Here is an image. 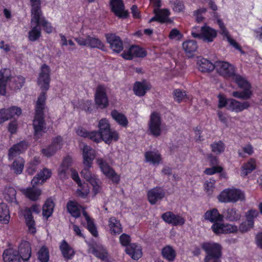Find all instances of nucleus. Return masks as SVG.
<instances>
[{
  "label": "nucleus",
  "mask_w": 262,
  "mask_h": 262,
  "mask_svg": "<svg viewBox=\"0 0 262 262\" xmlns=\"http://www.w3.org/2000/svg\"><path fill=\"white\" fill-rule=\"evenodd\" d=\"M50 82V69L46 64H43L37 78V84L42 92L39 95L35 105V114L33 121V127L36 138L41 135L44 129L43 110L45 107L46 92L49 90Z\"/></svg>",
  "instance_id": "f257e3e1"
},
{
  "label": "nucleus",
  "mask_w": 262,
  "mask_h": 262,
  "mask_svg": "<svg viewBox=\"0 0 262 262\" xmlns=\"http://www.w3.org/2000/svg\"><path fill=\"white\" fill-rule=\"evenodd\" d=\"M214 69L221 76L226 78H231L243 89L242 92H233V96L243 99L250 98L252 93L250 84L245 78L235 74V68L233 65L226 61H217L214 64Z\"/></svg>",
  "instance_id": "f03ea898"
},
{
  "label": "nucleus",
  "mask_w": 262,
  "mask_h": 262,
  "mask_svg": "<svg viewBox=\"0 0 262 262\" xmlns=\"http://www.w3.org/2000/svg\"><path fill=\"white\" fill-rule=\"evenodd\" d=\"M11 71L9 69L4 68L0 70V94L5 95L6 85L9 84L13 90H19L23 86L25 79L23 76L11 77Z\"/></svg>",
  "instance_id": "7ed1b4c3"
},
{
  "label": "nucleus",
  "mask_w": 262,
  "mask_h": 262,
  "mask_svg": "<svg viewBox=\"0 0 262 262\" xmlns=\"http://www.w3.org/2000/svg\"><path fill=\"white\" fill-rule=\"evenodd\" d=\"M31 5V23L41 26L47 33H51L54 28L51 24L42 15L40 9V0H30Z\"/></svg>",
  "instance_id": "20e7f679"
},
{
  "label": "nucleus",
  "mask_w": 262,
  "mask_h": 262,
  "mask_svg": "<svg viewBox=\"0 0 262 262\" xmlns=\"http://www.w3.org/2000/svg\"><path fill=\"white\" fill-rule=\"evenodd\" d=\"M191 34L194 38H199L205 42L209 43L213 42L216 37L217 31L205 25L201 28L193 27L191 29Z\"/></svg>",
  "instance_id": "39448f33"
},
{
  "label": "nucleus",
  "mask_w": 262,
  "mask_h": 262,
  "mask_svg": "<svg viewBox=\"0 0 262 262\" xmlns=\"http://www.w3.org/2000/svg\"><path fill=\"white\" fill-rule=\"evenodd\" d=\"M217 199L221 203H234L245 199L244 193L239 189L235 188H226L223 190L217 196Z\"/></svg>",
  "instance_id": "423d86ee"
},
{
  "label": "nucleus",
  "mask_w": 262,
  "mask_h": 262,
  "mask_svg": "<svg viewBox=\"0 0 262 262\" xmlns=\"http://www.w3.org/2000/svg\"><path fill=\"white\" fill-rule=\"evenodd\" d=\"M99 130L103 136V141L110 144L112 142L117 141L119 139V134L116 130H111L108 120L101 119L98 123Z\"/></svg>",
  "instance_id": "0eeeda50"
},
{
  "label": "nucleus",
  "mask_w": 262,
  "mask_h": 262,
  "mask_svg": "<svg viewBox=\"0 0 262 262\" xmlns=\"http://www.w3.org/2000/svg\"><path fill=\"white\" fill-rule=\"evenodd\" d=\"M164 130V125L162 118L158 113L152 112L148 123V132L149 134L154 136H160Z\"/></svg>",
  "instance_id": "6e6552de"
},
{
  "label": "nucleus",
  "mask_w": 262,
  "mask_h": 262,
  "mask_svg": "<svg viewBox=\"0 0 262 262\" xmlns=\"http://www.w3.org/2000/svg\"><path fill=\"white\" fill-rule=\"evenodd\" d=\"M96 163L98 165L102 173L113 183L118 184L120 177L114 169L110 166L105 160L99 158L96 159Z\"/></svg>",
  "instance_id": "1a4fd4ad"
},
{
  "label": "nucleus",
  "mask_w": 262,
  "mask_h": 262,
  "mask_svg": "<svg viewBox=\"0 0 262 262\" xmlns=\"http://www.w3.org/2000/svg\"><path fill=\"white\" fill-rule=\"evenodd\" d=\"M80 173L81 176L92 185V192L95 195L101 192L102 190L101 182L96 174L92 173L90 170H88L87 169H83Z\"/></svg>",
  "instance_id": "9d476101"
},
{
  "label": "nucleus",
  "mask_w": 262,
  "mask_h": 262,
  "mask_svg": "<svg viewBox=\"0 0 262 262\" xmlns=\"http://www.w3.org/2000/svg\"><path fill=\"white\" fill-rule=\"evenodd\" d=\"M75 40L80 46L101 50H103L104 47L103 43L98 38L89 35L79 36L75 38Z\"/></svg>",
  "instance_id": "9b49d317"
},
{
  "label": "nucleus",
  "mask_w": 262,
  "mask_h": 262,
  "mask_svg": "<svg viewBox=\"0 0 262 262\" xmlns=\"http://www.w3.org/2000/svg\"><path fill=\"white\" fill-rule=\"evenodd\" d=\"M211 229L216 234L231 233L237 231V226L232 224H223L221 222H217L213 224Z\"/></svg>",
  "instance_id": "f8f14e48"
},
{
  "label": "nucleus",
  "mask_w": 262,
  "mask_h": 262,
  "mask_svg": "<svg viewBox=\"0 0 262 262\" xmlns=\"http://www.w3.org/2000/svg\"><path fill=\"white\" fill-rule=\"evenodd\" d=\"M202 248L206 252V256H221V245L213 242H206L202 244Z\"/></svg>",
  "instance_id": "ddd939ff"
},
{
  "label": "nucleus",
  "mask_w": 262,
  "mask_h": 262,
  "mask_svg": "<svg viewBox=\"0 0 262 262\" xmlns=\"http://www.w3.org/2000/svg\"><path fill=\"white\" fill-rule=\"evenodd\" d=\"M95 156V151L91 147L87 145L83 146L82 148L83 164L84 165L83 169L90 170V168L92 167Z\"/></svg>",
  "instance_id": "4468645a"
},
{
  "label": "nucleus",
  "mask_w": 262,
  "mask_h": 262,
  "mask_svg": "<svg viewBox=\"0 0 262 262\" xmlns=\"http://www.w3.org/2000/svg\"><path fill=\"white\" fill-rule=\"evenodd\" d=\"M95 102L100 108H105L108 106V100L103 86L100 85L97 87L95 95Z\"/></svg>",
  "instance_id": "2eb2a0df"
},
{
  "label": "nucleus",
  "mask_w": 262,
  "mask_h": 262,
  "mask_svg": "<svg viewBox=\"0 0 262 262\" xmlns=\"http://www.w3.org/2000/svg\"><path fill=\"white\" fill-rule=\"evenodd\" d=\"M88 244L89 246V251L90 252L93 253L105 262H110L108 257V253L105 248L101 245H97L96 244Z\"/></svg>",
  "instance_id": "dca6fc26"
},
{
  "label": "nucleus",
  "mask_w": 262,
  "mask_h": 262,
  "mask_svg": "<svg viewBox=\"0 0 262 262\" xmlns=\"http://www.w3.org/2000/svg\"><path fill=\"white\" fill-rule=\"evenodd\" d=\"M146 55V52L138 46H133L121 54L122 57L127 60H130L134 57H143Z\"/></svg>",
  "instance_id": "f3484780"
},
{
  "label": "nucleus",
  "mask_w": 262,
  "mask_h": 262,
  "mask_svg": "<svg viewBox=\"0 0 262 262\" xmlns=\"http://www.w3.org/2000/svg\"><path fill=\"white\" fill-rule=\"evenodd\" d=\"M62 145V138L60 136H57L53 139L50 146L42 150V152L46 157H50L53 155L58 150L60 149Z\"/></svg>",
  "instance_id": "a211bd4d"
},
{
  "label": "nucleus",
  "mask_w": 262,
  "mask_h": 262,
  "mask_svg": "<svg viewBox=\"0 0 262 262\" xmlns=\"http://www.w3.org/2000/svg\"><path fill=\"white\" fill-rule=\"evenodd\" d=\"M162 219L166 223L173 226H181L185 223V219L178 214H175L170 211L166 212L162 215Z\"/></svg>",
  "instance_id": "6ab92c4d"
},
{
  "label": "nucleus",
  "mask_w": 262,
  "mask_h": 262,
  "mask_svg": "<svg viewBox=\"0 0 262 262\" xmlns=\"http://www.w3.org/2000/svg\"><path fill=\"white\" fill-rule=\"evenodd\" d=\"M154 13L155 15L149 20L150 23L157 21L161 23H164L170 21L169 16L170 15V12L169 9L155 8Z\"/></svg>",
  "instance_id": "aec40b11"
},
{
  "label": "nucleus",
  "mask_w": 262,
  "mask_h": 262,
  "mask_svg": "<svg viewBox=\"0 0 262 262\" xmlns=\"http://www.w3.org/2000/svg\"><path fill=\"white\" fill-rule=\"evenodd\" d=\"M147 195L149 202L154 205L164 197L165 192L162 188L156 187L149 190Z\"/></svg>",
  "instance_id": "412c9836"
},
{
  "label": "nucleus",
  "mask_w": 262,
  "mask_h": 262,
  "mask_svg": "<svg viewBox=\"0 0 262 262\" xmlns=\"http://www.w3.org/2000/svg\"><path fill=\"white\" fill-rule=\"evenodd\" d=\"M107 42L110 44L111 49L115 52L120 53L122 51L123 42L119 37L113 34H106Z\"/></svg>",
  "instance_id": "4be33fe9"
},
{
  "label": "nucleus",
  "mask_w": 262,
  "mask_h": 262,
  "mask_svg": "<svg viewBox=\"0 0 262 262\" xmlns=\"http://www.w3.org/2000/svg\"><path fill=\"white\" fill-rule=\"evenodd\" d=\"M52 171L51 169L45 168L40 171L37 175L33 178L31 181V184L33 186L38 184H42L47 180L50 178L52 176Z\"/></svg>",
  "instance_id": "5701e85b"
},
{
  "label": "nucleus",
  "mask_w": 262,
  "mask_h": 262,
  "mask_svg": "<svg viewBox=\"0 0 262 262\" xmlns=\"http://www.w3.org/2000/svg\"><path fill=\"white\" fill-rule=\"evenodd\" d=\"M112 10L115 14L120 18H125L127 12L124 10L122 0H111Z\"/></svg>",
  "instance_id": "b1692460"
},
{
  "label": "nucleus",
  "mask_w": 262,
  "mask_h": 262,
  "mask_svg": "<svg viewBox=\"0 0 262 262\" xmlns=\"http://www.w3.org/2000/svg\"><path fill=\"white\" fill-rule=\"evenodd\" d=\"M28 143L24 141L14 144L9 150V159L12 160L17 156L24 152L28 148Z\"/></svg>",
  "instance_id": "393cba45"
},
{
  "label": "nucleus",
  "mask_w": 262,
  "mask_h": 262,
  "mask_svg": "<svg viewBox=\"0 0 262 262\" xmlns=\"http://www.w3.org/2000/svg\"><path fill=\"white\" fill-rule=\"evenodd\" d=\"M32 187L21 189L20 191L28 199L36 201L39 199L42 191L40 189L35 187V186L32 185Z\"/></svg>",
  "instance_id": "a878e982"
},
{
  "label": "nucleus",
  "mask_w": 262,
  "mask_h": 262,
  "mask_svg": "<svg viewBox=\"0 0 262 262\" xmlns=\"http://www.w3.org/2000/svg\"><path fill=\"white\" fill-rule=\"evenodd\" d=\"M182 47L186 56L188 57H191L197 51L198 46L196 41L188 39L182 43Z\"/></svg>",
  "instance_id": "bb28decb"
},
{
  "label": "nucleus",
  "mask_w": 262,
  "mask_h": 262,
  "mask_svg": "<svg viewBox=\"0 0 262 262\" xmlns=\"http://www.w3.org/2000/svg\"><path fill=\"white\" fill-rule=\"evenodd\" d=\"M250 104L247 101L239 102L233 99H229L228 102V110L238 113L247 109Z\"/></svg>",
  "instance_id": "cd10ccee"
},
{
  "label": "nucleus",
  "mask_w": 262,
  "mask_h": 262,
  "mask_svg": "<svg viewBox=\"0 0 262 262\" xmlns=\"http://www.w3.org/2000/svg\"><path fill=\"white\" fill-rule=\"evenodd\" d=\"M107 227L111 234L116 235L122 232V227L119 220L115 217H111L108 219Z\"/></svg>",
  "instance_id": "c85d7f7f"
},
{
  "label": "nucleus",
  "mask_w": 262,
  "mask_h": 262,
  "mask_svg": "<svg viewBox=\"0 0 262 262\" xmlns=\"http://www.w3.org/2000/svg\"><path fill=\"white\" fill-rule=\"evenodd\" d=\"M258 215L256 210L251 209L246 213V219L248 220V227L245 228V223H242L239 226V230L242 232H247L253 226L254 219Z\"/></svg>",
  "instance_id": "c756f323"
},
{
  "label": "nucleus",
  "mask_w": 262,
  "mask_h": 262,
  "mask_svg": "<svg viewBox=\"0 0 262 262\" xmlns=\"http://www.w3.org/2000/svg\"><path fill=\"white\" fill-rule=\"evenodd\" d=\"M217 24L219 26L220 29V33L221 35L227 38L228 42L230 43V45H231L234 48L236 49L237 50H238L241 52H242L238 44L236 42L235 40H234L230 37L229 33L228 30H227L226 28L225 27L223 22L221 19H218Z\"/></svg>",
  "instance_id": "7c9ffc66"
},
{
  "label": "nucleus",
  "mask_w": 262,
  "mask_h": 262,
  "mask_svg": "<svg viewBox=\"0 0 262 262\" xmlns=\"http://www.w3.org/2000/svg\"><path fill=\"white\" fill-rule=\"evenodd\" d=\"M125 252L134 260L139 259L142 255L141 246L135 243L131 244L127 247Z\"/></svg>",
  "instance_id": "2f4dec72"
},
{
  "label": "nucleus",
  "mask_w": 262,
  "mask_h": 262,
  "mask_svg": "<svg viewBox=\"0 0 262 262\" xmlns=\"http://www.w3.org/2000/svg\"><path fill=\"white\" fill-rule=\"evenodd\" d=\"M150 88V84L147 81H143L142 82H136L134 84L133 90L137 96H143Z\"/></svg>",
  "instance_id": "473e14b6"
},
{
  "label": "nucleus",
  "mask_w": 262,
  "mask_h": 262,
  "mask_svg": "<svg viewBox=\"0 0 262 262\" xmlns=\"http://www.w3.org/2000/svg\"><path fill=\"white\" fill-rule=\"evenodd\" d=\"M205 220L213 224L217 222H222L223 216L221 214L217 209L213 208L207 211L204 215Z\"/></svg>",
  "instance_id": "72a5a7b5"
},
{
  "label": "nucleus",
  "mask_w": 262,
  "mask_h": 262,
  "mask_svg": "<svg viewBox=\"0 0 262 262\" xmlns=\"http://www.w3.org/2000/svg\"><path fill=\"white\" fill-rule=\"evenodd\" d=\"M145 160L147 163L153 165L159 164L162 161V158L159 151L150 150L146 151L144 154Z\"/></svg>",
  "instance_id": "f704fd0d"
},
{
  "label": "nucleus",
  "mask_w": 262,
  "mask_h": 262,
  "mask_svg": "<svg viewBox=\"0 0 262 262\" xmlns=\"http://www.w3.org/2000/svg\"><path fill=\"white\" fill-rule=\"evenodd\" d=\"M18 251L20 257L24 261L28 260L31 255V249L30 244L28 242H22L18 247Z\"/></svg>",
  "instance_id": "c9c22d12"
},
{
  "label": "nucleus",
  "mask_w": 262,
  "mask_h": 262,
  "mask_svg": "<svg viewBox=\"0 0 262 262\" xmlns=\"http://www.w3.org/2000/svg\"><path fill=\"white\" fill-rule=\"evenodd\" d=\"M3 259L5 262H20L18 252L13 249H8L4 251Z\"/></svg>",
  "instance_id": "e433bc0d"
},
{
  "label": "nucleus",
  "mask_w": 262,
  "mask_h": 262,
  "mask_svg": "<svg viewBox=\"0 0 262 262\" xmlns=\"http://www.w3.org/2000/svg\"><path fill=\"white\" fill-rule=\"evenodd\" d=\"M197 67L199 70L202 72H210L214 69V64L209 60L202 57L198 58Z\"/></svg>",
  "instance_id": "4c0bfd02"
},
{
  "label": "nucleus",
  "mask_w": 262,
  "mask_h": 262,
  "mask_svg": "<svg viewBox=\"0 0 262 262\" xmlns=\"http://www.w3.org/2000/svg\"><path fill=\"white\" fill-rule=\"evenodd\" d=\"M59 248L63 256L67 259H72L75 254L74 249L65 240H63L61 242Z\"/></svg>",
  "instance_id": "58836bf2"
},
{
  "label": "nucleus",
  "mask_w": 262,
  "mask_h": 262,
  "mask_svg": "<svg viewBox=\"0 0 262 262\" xmlns=\"http://www.w3.org/2000/svg\"><path fill=\"white\" fill-rule=\"evenodd\" d=\"M111 116L122 127H126L127 126L128 121L127 117L123 114L115 110L112 111Z\"/></svg>",
  "instance_id": "ea45409f"
},
{
  "label": "nucleus",
  "mask_w": 262,
  "mask_h": 262,
  "mask_svg": "<svg viewBox=\"0 0 262 262\" xmlns=\"http://www.w3.org/2000/svg\"><path fill=\"white\" fill-rule=\"evenodd\" d=\"M67 209L69 213L75 217H79L82 211V208L79 204L72 201L68 203Z\"/></svg>",
  "instance_id": "a19ab883"
},
{
  "label": "nucleus",
  "mask_w": 262,
  "mask_h": 262,
  "mask_svg": "<svg viewBox=\"0 0 262 262\" xmlns=\"http://www.w3.org/2000/svg\"><path fill=\"white\" fill-rule=\"evenodd\" d=\"M161 254L163 258L170 262L174 261L176 257V251L169 245L162 248Z\"/></svg>",
  "instance_id": "79ce46f5"
},
{
  "label": "nucleus",
  "mask_w": 262,
  "mask_h": 262,
  "mask_svg": "<svg viewBox=\"0 0 262 262\" xmlns=\"http://www.w3.org/2000/svg\"><path fill=\"white\" fill-rule=\"evenodd\" d=\"M256 168V162L253 159H250L244 163L241 167V176H246Z\"/></svg>",
  "instance_id": "37998d69"
},
{
  "label": "nucleus",
  "mask_w": 262,
  "mask_h": 262,
  "mask_svg": "<svg viewBox=\"0 0 262 262\" xmlns=\"http://www.w3.org/2000/svg\"><path fill=\"white\" fill-rule=\"evenodd\" d=\"M31 30L29 32L28 38L31 41L37 40L41 36V29L38 24H32L31 23Z\"/></svg>",
  "instance_id": "c03bdc74"
},
{
  "label": "nucleus",
  "mask_w": 262,
  "mask_h": 262,
  "mask_svg": "<svg viewBox=\"0 0 262 262\" xmlns=\"http://www.w3.org/2000/svg\"><path fill=\"white\" fill-rule=\"evenodd\" d=\"M54 208V203L53 201L50 199H47L42 207V214L43 216L48 218L51 216Z\"/></svg>",
  "instance_id": "a18cd8bd"
},
{
  "label": "nucleus",
  "mask_w": 262,
  "mask_h": 262,
  "mask_svg": "<svg viewBox=\"0 0 262 262\" xmlns=\"http://www.w3.org/2000/svg\"><path fill=\"white\" fill-rule=\"evenodd\" d=\"M212 152L216 155L223 153L225 150V144L221 140L215 141L210 144Z\"/></svg>",
  "instance_id": "49530a36"
},
{
  "label": "nucleus",
  "mask_w": 262,
  "mask_h": 262,
  "mask_svg": "<svg viewBox=\"0 0 262 262\" xmlns=\"http://www.w3.org/2000/svg\"><path fill=\"white\" fill-rule=\"evenodd\" d=\"M10 220L9 210L5 203L0 204V221L8 224Z\"/></svg>",
  "instance_id": "de8ad7c7"
},
{
  "label": "nucleus",
  "mask_w": 262,
  "mask_h": 262,
  "mask_svg": "<svg viewBox=\"0 0 262 262\" xmlns=\"http://www.w3.org/2000/svg\"><path fill=\"white\" fill-rule=\"evenodd\" d=\"M24 164L25 161L24 159L19 157L14 160L11 168L16 174H20L23 170Z\"/></svg>",
  "instance_id": "09e8293b"
},
{
  "label": "nucleus",
  "mask_w": 262,
  "mask_h": 262,
  "mask_svg": "<svg viewBox=\"0 0 262 262\" xmlns=\"http://www.w3.org/2000/svg\"><path fill=\"white\" fill-rule=\"evenodd\" d=\"M82 213L87 223L88 229L94 236L97 237L98 236V232L93 221L89 217L85 211H83Z\"/></svg>",
  "instance_id": "8fccbe9b"
},
{
  "label": "nucleus",
  "mask_w": 262,
  "mask_h": 262,
  "mask_svg": "<svg viewBox=\"0 0 262 262\" xmlns=\"http://www.w3.org/2000/svg\"><path fill=\"white\" fill-rule=\"evenodd\" d=\"M8 120L11 118H15L19 117L22 113L20 107L16 106H11L8 108H6Z\"/></svg>",
  "instance_id": "3c124183"
},
{
  "label": "nucleus",
  "mask_w": 262,
  "mask_h": 262,
  "mask_svg": "<svg viewBox=\"0 0 262 262\" xmlns=\"http://www.w3.org/2000/svg\"><path fill=\"white\" fill-rule=\"evenodd\" d=\"M39 163V158L36 157H34L28 164L27 171L28 174L30 175L33 174L36 171L37 169V166Z\"/></svg>",
  "instance_id": "603ef678"
},
{
  "label": "nucleus",
  "mask_w": 262,
  "mask_h": 262,
  "mask_svg": "<svg viewBox=\"0 0 262 262\" xmlns=\"http://www.w3.org/2000/svg\"><path fill=\"white\" fill-rule=\"evenodd\" d=\"M78 188L77 190V194L82 198H85L90 192V188L88 185L85 183L78 185Z\"/></svg>",
  "instance_id": "864d4df0"
},
{
  "label": "nucleus",
  "mask_w": 262,
  "mask_h": 262,
  "mask_svg": "<svg viewBox=\"0 0 262 262\" xmlns=\"http://www.w3.org/2000/svg\"><path fill=\"white\" fill-rule=\"evenodd\" d=\"M16 191L13 187H9L6 188L4 191V198L9 202L15 201Z\"/></svg>",
  "instance_id": "5fc2aeb1"
},
{
  "label": "nucleus",
  "mask_w": 262,
  "mask_h": 262,
  "mask_svg": "<svg viewBox=\"0 0 262 262\" xmlns=\"http://www.w3.org/2000/svg\"><path fill=\"white\" fill-rule=\"evenodd\" d=\"M226 217L230 221H235L240 219L241 215L233 208L228 209L225 214Z\"/></svg>",
  "instance_id": "6e6d98bb"
},
{
  "label": "nucleus",
  "mask_w": 262,
  "mask_h": 262,
  "mask_svg": "<svg viewBox=\"0 0 262 262\" xmlns=\"http://www.w3.org/2000/svg\"><path fill=\"white\" fill-rule=\"evenodd\" d=\"M38 257L41 262H48L49 259L48 249L45 246L42 247L38 252Z\"/></svg>",
  "instance_id": "4d7b16f0"
},
{
  "label": "nucleus",
  "mask_w": 262,
  "mask_h": 262,
  "mask_svg": "<svg viewBox=\"0 0 262 262\" xmlns=\"http://www.w3.org/2000/svg\"><path fill=\"white\" fill-rule=\"evenodd\" d=\"M88 139H90L94 142L99 143L101 141H103V136L99 130L98 132L92 131L89 132Z\"/></svg>",
  "instance_id": "13d9d810"
},
{
  "label": "nucleus",
  "mask_w": 262,
  "mask_h": 262,
  "mask_svg": "<svg viewBox=\"0 0 262 262\" xmlns=\"http://www.w3.org/2000/svg\"><path fill=\"white\" fill-rule=\"evenodd\" d=\"M215 180H210L206 181L204 184V189L208 195H211L213 193L215 188Z\"/></svg>",
  "instance_id": "bf43d9fd"
},
{
  "label": "nucleus",
  "mask_w": 262,
  "mask_h": 262,
  "mask_svg": "<svg viewBox=\"0 0 262 262\" xmlns=\"http://www.w3.org/2000/svg\"><path fill=\"white\" fill-rule=\"evenodd\" d=\"M183 37V34L181 33L177 29H172L169 34V38L170 39L179 40L181 39Z\"/></svg>",
  "instance_id": "052dcab7"
},
{
  "label": "nucleus",
  "mask_w": 262,
  "mask_h": 262,
  "mask_svg": "<svg viewBox=\"0 0 262 262\" xmlns=\"http://www.w3.org/2000/svg\"><path fill=\"white\" fill-rule=\"evenodd\" d=\"M171 3L174 11L180 12L184 10L185 7L182 1L180 0H174Z\"/></svg>",
  "instance_id": "680f3d73"
},
{
  "label": "nucleus",
  "mask_w": 262,
  "mask_h": 262,
  "mask_svg": "<svg viewBox=\"0 0 262 262\" xmlns=\"http://www.w3.org/2000/svg\"><path fill=\"white\" fill-rule=\"evenodd\" d=\"M173 94L174 100L178 102L182 101L183 99H184V97L186 96L185 92H182L179 89L174 90L173 91Z\"/></svg>",
  "instance_id": "e2e57ef3"
},
{
  "label": "nucleus",
  "mask_w": 262,
  "mask_h": 262,
  "mask_svg": "<svg viewBox=\"0 0 262 262\" xmlns=\"http://www.w3.org/2000/svg\"><path fill=\"white\" fill-rule=\"evenodd\" d=\"M223 168L221 166H213L210 168H207L205 169L204 172L208 175H212L216 173H220L222 171Z\"/></svg>",
  "instance_id": "0e129e2a"
},
{
  "label": "nucleus",
  "mask_w": 262,
  "mask_h": 262,
  "mask_svg": "<svg viewBox=\"0 0 262 262\" xmlns=\"http://www.w3.org/2000/svg\"><path fill=\"white\" fill-rule=\"evenodd\" d=\"M218 107L219 108L226 107L227 109H228L229 99H227L224 95L221 94L218 96Z\"/></svg>",
  "instance_id": "69168bd1"
},
{
  "label": "nucleus",
  "mask_w": 262,
  "mask_h": 262,
  "mask_svg": "<svg viewBox=\"0 0 262 262\" xmlns=\"http://www.w3.org/2000/svg\"><path fill=\"white\" fill-rule=\"evenodd\" d=\"M119 240L122 246L126 248L129 245L130 237L128 235L123 233L120 235Z\"/></svg>",
  "instance_id": "338daca9"
},
{
  "label": "nucleus",
  "mask_w": 262,
  "mask_h": 262,
  "mask_svg": "<svg viewBox=\"0 0 262 262\" xmlns=\"http://www.w3.org/2000/svg\"><path fill=\"white\" fill-rule=\"evenodd\" d=\"M68 168L60 166L58 170V176L61 180H66L68 178Z\"/></svg>",
  "instance_id": "774afa93"
}]
</instances>
